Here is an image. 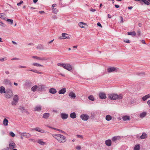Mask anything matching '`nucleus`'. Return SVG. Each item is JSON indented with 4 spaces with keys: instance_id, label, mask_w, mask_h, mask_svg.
<instances>
[{
    "instance_id": "393cba45",
    "label": "nucleus",
    "mask_w": 150,
    "mask_h": 150,
    "mask_svg": "<svg viewBox=\"0 0 150 150\" xmlns=\"http://www.w3.org/2000/svg\"><path fill=\"white\" fill-rule=\"evenodd\" d=\"M18 109L21 110V111L22 113H23L24 112H27V110L25 109V108L23 107H21Z\"/></svg>"
},
{
    "instance_id": "8fccbe9b",
    "label": "nucleus",
    "mask_w": 150,
    "mask_h": 150,
    "mask_svg": "<svg viewBox=\"0 0 150 150\" xmlns=\"http://www.w3.org/2000/svg\"><path fill=\"white\" fill-rule=\"evenodd\" d=\"M10 134L12 137H13L15 136L14 133L12 132H11L10 133Z\"/></svg>"
},
{
    "instance_id": "58836bf2",
    "label": "nucleus",
    "mask_w": 150,
    "mask_h": 150,
    "mask_svg": "<svg viewBox=\"0 0 150 150\" xmlns=\"http://www.w3.org/2000/svg\"><path fill=\"white\" fill-rule=\"evenodd\" d=\"M140 149L139 144L136 145L134 147V150H139Z\"/></svg>"
},
{
    "instance_id": "b1692460",
    "label": "nucleus",
    "mask_w": 150,
    "mask_h": 150,
    "mask_svg": "<svg viewBox=\"0 0 150 150\" xmlns=\"http://www.w3.org/2000/svg\"><path fill=\"white\" fill-rule=\"evenodd\" d=\"M34 110L35 111H40L41 110V106L40 105L36 106L34 108Z\"/></svg>"
},
{
    "instance_id": "49530a36",
    "label": "nucleus",
    "mask_w": 150,
    "mask_h": 150,
    "mask_svg": "<svg viewBox=\"0 0 150 150\" xmlns=\"http://www.w3.org/2000/svg\"><path fill=\"white\" fill-rule=\"evenodd\" d=\"M118 97L117 99H120L123 98V95L122 94H120L119 95H118Z\"/></svg>"
},
{
    "instance_id": "9d476101",
    "label": "nucleus",
    "mask_w": 150,
    "mask_h": 150,
    "mask_svg": "<svg viewBox=\"0 0 150 150\" xmlns=\"http://www.w3.org/2000/svg\"><path fill=\"white\" fill-rule=\"evenodd\" d=\"M107 71L108 73H110L113 71H116L117 69L114 67H110L107 69Z\"/></svg>"
},
{
    "instance_id": "3c124183",
    "label": "nucleus",
    "mask_w": 150,
    "mask_h": 150,
    "mask_svg": "<svg viewBox=\"0 0 150 150\" xmlns=\"http://www.w3.org/2000/svg\"><path fill=\"white\" fill-rule=\"evenodd\" d=\"M0 25L3 26L5 27L6 26V25L4 24L1 21H0Z\"/></svg>"
},
{
    "instance_id": "f704fd0d",
    "label": "nucleus",
    "mask_w": 150,
    "mask_h": 150,
    "mask_svg": "<svg viewBox=\"0 0 150 150\" xmlns=\"http://www.w3.org/2000/svg\"><path fill=\"white\" fill-rule=\"evenodd\" d=\"M37 88L38 86L35 85L31 88V91H33L35 92L36 91Z\"/></svg>"
},
{
    "instance_id": "79ce46f5",
    "label": "nucleus",
    "mask_w": 150,
    "mask_h": 150,
    "mask_svg": "<svg viewBox=\"0 0 150 150\" xmlns=\"http://www.w3.org/2000/svg\"><path fill=\"white\" fill-rule=\"evenodd\" d=\"M52 129H54V130H57V131H58L60 132H61L62 133H66L64 131L62 130H61V129H57V128H52Z\"/></svg>"
},
{
    "instance_id": "7c9ffc66",
    "label": "nucleus",
    "mask_w": 150,
    "mask_h": 150,
    "mask_svg": "<svg viewBox=\"0 0 150 150\" xmlns=\"http://www.w3.org/2000/svg\"><path fill=\"white\" fill-rule=\"evenodd\" d=\"M146 114V113L145 112H143L140 115V117L141 118H143L145 117Z\"/></svg>"
},
{
    "instance_id": "6e6d98bb",
    "label": "nucleus",
    "mask_w": 150,
    "mask_h": 150,
    "mask_svg": "<svg viewBox=\"0 0 150 150\" xmlns=\"http://www.w3.org/2000/svg\"><path fill=\"white\" fill-rule=\"evenodd\" d=\"M123 41L124 42L127 43H129L130 42V41L129 40H123Z\"/></svg>"
},
{
    "instance_id": "2f4dec72",
    "label": "nucleus",
    "mask_w": 150,
    "mask_h": 150,
    "mask_svg": "<svg viewBox=\"0 0 150 150\" xmlns=\"http://www.w3.org/2000/svg\"><path fill=\"white\" fill-rule=\"evenodd\" d=\"M130 119V117L129 116H125L122 117V119L123 120L125 121H126L127 120H129Z\"/></svg>"
},
{
    "instance_id": "473e14b6",
    "label": "nucleus",
    "mask_w": 150,
    "mask_h": 150,
    "mask_svg": "<svg viewBox=\"0 0 150 150\" xmlns=\"http://www.w3.org/2000/svg\"><path fill=\"white\" fill-rule=\"evenodd\" d=\"M112 117L109 115H106L105 117V119L106 120L108 121L112 119Z\"/></svg>"
},
{
    "instance_id": "4be33fe9",
    "label": "nucleus",
    "mask_w": 150,
    "mask_h": 150,
    "mask_svg": "<svg viewBox=\"0 0 150 150\" xmlns=\"http://www.w3.org/2000/svg\"><path fill=\"white\" fill-rule=\"evenodd\" d=\"M6 89L4 87L1 86L0 87V93H5L6 92Z\"/></svg>"
},
{
    "instance_id": "0e129e2a",
    "label": "nucleus",
    "mask_w": 150,
    "mask_h": 150,
    "mask_svg": "<svg viewBox=\"0 0 150 150\" xmlns=\"http://www.w3.org/2000/svg\"><path fill=\"white\" fill-rule=\"evenodd\" d=\"M142 42L144 44H146V42L144 40H142Z\"/></svg>"
},
{
    "instance_id": "c03bdc74",
    "label": "nucleus",
    "mask_w": 150,
    "mask_h": 150,
    "mask_svg": "<svg viewBox=\"0 0 150 150\" xmlns=\"http://www.w3.org/2000/svg\"><path fill=\"white\" fill-rule=\"evenodd\" d=\"M6 21L8 22H10L11 24H12L13 22V20L10 19H8Z\"/></svg>"
},
{
    "instance_id": "13d9d810",
    "label": "nucleus",
    "mask_w": 150,
    "mask_h": 150,
    "mask_svg": "<svg viewBox=\"0 0 150 150\" xmlns=\"http://www.w3.org/2000/svg\"><path fill=\"white\" fill-rule=\"evenodd\" d=\"M17 102H16L15 101H13L11 103V104L13 105H16V103Z\"/></svg>"
},
{
    "instance_id": "a211bd4d",
    "label": "nucleus",
    "mask_w": 150,
    "mask_h": 150,
    "mask_svg": "<svg viewBox=\"0 0 150 150\" xmlns=\"http://www.w3.org/2000/svg\"><path fill=\"white\" fill-rule=\"evenodd\" d=\"M66 89L65 88H63L60 90L58 92L59 94H64L66 92Z\"/></svg>"
},
{
    "instance_id": "de8ad7c7",
    "label": "nucleus",
    "mask_w": 150,
    "mask_h": 150,
    "mask_svg": "<svg viewBox=\"0 0 150 150\" xmlns=\"http://www.w3.org/2000/svg\"><path fill=\"white\" fill-rule=\"evenodd\" d=\"M52 10L53 12L55 14H57V13L58 11L56 8H53Z\"/></svg>"
},
{
    "instance_id": "4468645a",
    "label": "nucleus",
    "mask_w": 150,
    "mask_h": 150,
    "mask_svg": "<svg viewBox=\"0 0 150 150\" xmlns=\"http://www.w3.org/2000/svg\"><path fill=\"white\" fill-rule=\"evenodd\" d=\"M61 116L63 119L64 120L67 119L68 118V115L66 113H62L61 114Z\"/></svg>"
},
{
    "instance_id": "72a5a7b5",
    "label": "nucleus",
    "mask_w": 150,
    "mask_h": 150,
    "mask_svg": "<svg viewBox=\"0 0 150 150\" xmlns=\"http://www.w3.org/2000/svg\"><path fill=\"white\" fill-rule=\"evenodd\" d=\"M0 18L4 20H5L6 17L5 15L3 13H0Z\"/></svg>"
},
{
    "instance_id": "1a4fd4ad",
    "label": "nucleus",
    "mask_w": 150,
    "mask_h": 150,
    "mask_svg": "<svg viewBox=\"0 0 150 150\" xmlns=\"http://www.w3.org/2000/svg\"><path fill=\"white\" fill-rule=\"evenodd\" d=\"M81 118L84 121H87L89 119V117L86 114H83L80 115Z\"/></svg>"
},
{
    "instance_id": "5fc2aeb1",
    "label": "nucleus",
    "mask_w": 150,
    "mask_h": 150,
    "mask_svg": "<svg viewBox=\"0 0 150 150\" xmlns=\"http://www.w3.org/2000/svg\"><path fill=\"white\" fill-rule=\"evenodd\" d=\"M137 34L139 36H140L141 35V32L140 30H138L137 31Z\"/></svg>"
},
{
    "instance_id": "f257e3e1",
    "label": "nucleus",
    "mask_w": 150,
    "mask_h": 150,
    "mask_svg": "<svg viewBox=\"0 0 150 150\" xmlns=\"http://www.w3.org/2000/svg\"><path fill=\"white\" fill-rule=\"evenodd\" d=\"M57 137L55 138L60 143H64L66 141V137L63 135L57 134Z\"/></svg>"
},
{
    "instance_id": "a19ab883",
    "label": "nucleus",
    "mask_w": 150,
    "mask_h": 150,
    "mask_svg": "<svg viewBox=\"0 0 150 150\" xmlns=\"http://www.w3.org/2000/svg\"><path fill=\"white\" fill-rule=\"evenodd\" d=\"M33 65L34 66H35L36 67H43V65L40 64L38 63H33Z\"/></svg>"
},
{
    "instance_id": "603ef678",
    "label": "nucleus",
    "mask_w": 150,
    "mask_h": 150,
    "mask_svg": "<svg viewBox=\"0 0 150 150\" xmlns=\"http://www.w3.org/2000/svg\"><path fill=\"white\" fill-rule=\"evenodd\" d=\"M6 60V57H4L3 58H2L1 59H0V61H1L2 62H3L4 61Z\"/></svg>"
},
{
    "instance_id": "20e7f679",
    "label": "nucleus",
    "mask_w": 150,
    "mask_h": 150,
    "mask_svg": "<svg viewBox=\"0 0 150 150\" xmlns=\"http://www.w3.org/2000/svg\"><path fill=\"white\" fill-rule=\"evenodd\" d=\"M32 57L33 58L40 61H46L48 59L45 57H40L36 56H33Z\"/></svg>"
},
{
    "instance_id": "c9c22d12",
    "label": "nucleus",
    "mask_w": 150,
    "mask_h": 150,
    "mask_svg": "<svg viewBox=\"0 0 150 150\" xmlns=\"http://www.w3.org/2000/svg\"><path fill=\"white\" fill-rule=\"evenodd\" d=\"M37 48L40 50L44 49V47L41 44L38 45L36 47Z\"/></svg>"
},
{
    "instance_id": "9b49d317",
    "label": "nucleus",
    "mask_w": 150,
    "mask_h": 150,
    "mask_svg": "<svg viewBox=\"0 0 150 150\" xmlns=\"http://www.w3.org/2000/svg\"><path fill=\"white\" fill-rule=\"evenodd\" d=\"M99 97L101 99H105L106 98V94L103 92H100L99 93Z\"/></svg>"
},
{
    "instance_id": "f3484780",
    "label": "nucleus",
    "mask_w": 150,
    "mask_h": 150,
    "mask_svg": "<svg viewBox=\"0 0 150 150\" xmlns=\"http://www.w3.org/2000/svg\"><path fill=\"white\" fill-rule=\"evenodd\" d=\"M69 96L71 97V98L72 99H74L76 97L75 94L72 91H71L69 94Z\"/></svg>"
},
{
    "instance_id": "4c0bfd02",
    "label": "nucleus",
    "mask_w": 150,
    "mask_h": 150,
    "mask_svg": "<svg viewBox=\"0 0 150 150\" xmlns=\"http://www.w3.org/2000/svg\"><path fill=\"white\" fill-rule=\"evenodd\" d=\"M88 98L89 100L92 101H93L95 100L93 96L92 95H90L88 96Z\"/></svg>"
},
{
    "instance_id": "a18cd8bd",
    "label": "nucleus",
    "mask_w": 150,
    "mask_h": 150,
    "mask_svg": "<svg viewBox=\"0 0 150 150\" xmlns=\"http://www.w3.org/2000/svg\"><path fill=\"white\" fill-rule=\"evenodd\" d=\"M39 87L42 90H43L45 88V86L44 85H39Z\"/></svg>"
},
{
    "instance_id": "7ed1b4c3",
    "label": "nucleus",
    "mask_w": 150,
    "mask_h": 150,
    "mask_svg": "<svg viewBox=\"0 0 150 150\" xmlns=\"http://www.w3.org/2000/svg\"><path fill=\"white\" fill-rule=\"evenodd\" d=\"M62 36H60L59 38L61 39H69L70 38V35L67 33H63L62 34Z\"/></svg>"
},
{
    "instance_id": "338daca9",
    "label": "nucleus",
    "mask_w": 150,
    "mask_h": 150,
    "mask_svg": "<svg viewBox=\"0 0 150 150\" xmlns=\"http://www.w3.org/2000/svg\"><path fill=\"white\" fill-rule=\"evenodd\" d=\"M38 91H42L41 88L39 87V86H38V88H37Z\"/></svg>"
},
{
    "instance_id": "f8f14e48",
    "label": "nucleus",
    "mask_w": 150,
    "mask_h": 150,
    "mask_svg": "<svg viewBox=\"0 0 150 150\" xmlns=\"http://www.w3.org/2000/svg\"><path fill=\"white\" fill-rule=\"evenodd\" d=\"M3 83L5 85H10V86L11 85V83L10 81L8 79H4Z\"/></svg>"
},
{
    "instance_id": "69168bd1",
    "label": "nucleus",
    "mask_w": 150,
    "mask_h": 150,
    "mask_svg": "<svg viewBox=\"0 0 150 150\" xmlns=\"http://www.w3.org/2000/svg\"><path fill=\"white\" fill-rule=\"evenodd\" d=\"M90 11L92 12H94L96 11V10L95 9L91 8L90 10Z\"/></svg>"
},
{
    "instance_id": "2eb2a0df",
    "label": "nucleus",
    "mask_w": 150,
    "mask_h": 150,
    "mask_svg": "<svg viewBox=\"0 0 150 150\" xmlns=\"http://www.w3.org/2000/svg\"><path fill=\"white\" fill-rule=\"evenodd\" d=\"M120 136H115L113 137L112 139V140L113 142H116V141L117 140H119L120 139Z\"/></svg>"
},
{
    "instance_id": "ea45409f",
    "label": "nucleus",
    "mask_w": 150,
    "mask_h": 150,
    "mask_svg": "<svg viewBox=\"0 0 150 150\" xmlns=\"http://www.w3.org/2000/svg\"><path fill=\"white\" fill-rule=\"evenodd\" d=\"M38 142L40 144L42 145H44L45 144V142L42 141L41 139H38Z\"/></svg>"
},
{
    "instance_id": "bb28decb",
    "label": "nucleus",
    "mask_w": 150,
    "mask_h": 150,
    "mask_svg": "<svg viewBox=\"0 0 150 150\" xmlns=\"http://www.w3.org/2000/svg\"><path fill=\"white\" fill-rule=\"evenodd\" d=\"M79 26L81 28H86L85 25H86V24L85 23L83 22H80L79 23Z\"/></svg>"
},
{
    "instance_id": "09e8293b",
    "label": "nucleus",
    "mask_w": 150,
    "mask_h": 150,
    "mask_svg": "<svg viewBox=\"0 0 150 150\" xmlns=\"http://www.w3.org/2000/svg\"><path fill=\"white\" fill-rule=\"evenodd\" d=\"M27 70L28 71H33V72L35 73H38V71L36 70L28 69V70Z\"/></svg>"
},
{
    "instance_id": "5701e85b",
    "label": "nucleus",
    "mask_w": 150,
    "mask_h": 150,
    "mask_svg": "<svg viewBox=\"0 0 150 150\" xmlns=\"http://www.w3.org/2000/svg\"><path fill=\"white\" fill-rule=\"evenodd\" d=\"M150 97V94H148L143 96L142 98V99L143 101H145L148 98H149Z\"/></svg>"
},
{
    "instance_id": "bf43d9fd",
    "label": "nucleus",
    "mask_w": 150,
    "mask_h": 150,
    "mask_svg": "<svg viewBox=\"0 0 150 150\" xmlns=\"http://www.w3.org/2000/svg\"><path fill=\"white\" fill-rule=\"evenodd\" d=\"M81 149V147L79 146H77L76 147V149H78V150H80Z\"/></svg>"
},
{
    "instance_id": "e2e57ef3",
    "label": "nucleus",
    "mask_w": 150,
    "mask_h": 150,
    "mask_svg": "<svg viewBox=\"0 0 150 150\" xmlns=\"http://www.w3.org/2000/svg\"><path fill=\"white\" fill-rule=\"evenodd\" d=\"M18 59H20L18 58H17L16 57H15V58H13L11 60H18Z\"/></svg>"
},
{
    "instance_id": "ddd939ff",
    "label": "nucleus",
    "mask_w": 150,
    "mask_h": 150,
    "mask_svg": "<svg viewBox=\"0 0 150 150\" xmlns=\"http://www.w3.org/2000/svg\"><path fill=\"white\" fill-rule=\"evenodd\" d=\"M21 135L25 137L29 138L31 137V135L28 133H23L21 134Z\"/></svg>"
},
{
    "instance_id": "0eeeda50",
    "label": "nucleus",
    "mask_w": 150,
    "mask_h": 150,
    "mask_svg": "<svg viewBox=\"0 0 150 150\" xmlns=\"http://www.w3.org/2000/svg\"><path fill=\"white\" fill-rule=\"evenodd\" d=\"M32 130H33L39 132H41L42 133H48V132L41 129L39 127L35 128L33 129H32Z\"/></svg>"
},
{
    "instance_id": "dca6fc26",
    "label": "nucleus",
    "mask_w": 150,
    "mask_h": 150,
    "mask_svg": "<svg viewBox=\"0 0 150 150\" xmlns=\"http://www.w3.org/2000/svg\"><path fill=\"white\" fill-rule=\"evenodd\" d=\"M139 1V2L141 3V4H143L142 3V2H143L144 4L147 5H149L150 4L149 2L147 0H140V1Z\"/></svg>"
},
{
    "instance_id": "cd10ccee",
    "label": "nucleus",
    "mask_w": 150,
    "mask_h": 150,
    "mask_svg": "<svg viewBox=\"0 0 150 150\" xmlns=\"http://www.w3.org/2000/svg\"><path fill=\"white\" fill-rule=\"evenodd\" d=\"M147 134L145 133H143L141 136H140L141 139H144L147 137Z\"/></svg>"
},
{
    "instance_id": "774afa93",
    "label": "nucleus",
    "mask_w": 150,
    "mask_h": 150,
    "mask_svg": "<svg viewBox=\"0 0 150 150\" xmlns=\"http://www.w3.org/2000/svg\"><path fill=\"white\" fill-rule=\"evenodd\" d=\"M147 103L149 105V107H150V100L147 101Z\"/></svg>"
},
{
    "instance_id": "aec40b11",
    "label": "nucleus",
    "mask_w": 150,
    "mask_h": 150,
    "mask_svg": "<svg viewBox=\"0 0 150 150\" xmlns=\"http://www.w3.org/2000/svg\"><path fill=\"white\" fill-rule=\"evenodd\" d=\"M50 115L49 113H46L43 114L42 116V118L44 119H47L49 117Z\"/></svg>"
},
{
    "instance_id": "864d4df0",
    "label": "nucleus",
    "mask_w": 150,
    "mask_h": 150,
    "mask_svg": "<svg viewBox=\"0 0 150 150\" xmlns=\"http://www.w3.org/2000/svg\"><path fill=\"white\" fill-rule=\"evenodd\" d=\"M77 137L78 138H80L81 139H83V135H77Z\"/></svg>"
},
{
    "instance_id": "6e6552de",
    "label": "nucleus",
    "mask_w": 150,
    "mask_h": 150,
    "mask_svg": "<svg viewBox=\"0 0 150 150\" xmlns=\"http://www.w3.org/2000/svg\"><path fill=\"white\" fill-rule=\"evenodd\" d=\"M63 68L69 71H70L72 69L71 66L69 64H65Z\"/></svg>"
},
{
    "instance_id": "4d7b16f0",
    "label": "nucleus",
    "mask_w": 150,
    "mask_h": 150,
    "mask_svg": "<svg viewBox=\"0 0 150 150\" xmlns=\"http://www.w3.org/2000/svg\"><path fill=\"white\" fill-rule=\"evenodd\" d=\"M23 2L22 1H20V2L19 3H17V5L18 6H20V5L21 4H23Z\"/></svg>"
},
{
    "instance_id": "6ab92c4d",
    "label": "nucleus",
    "mask_w": 150,
    "mask_h": 150,
    "mask_svg": "<svg viewBox=\"0 0 150 150\" xmlns=\"http://www.w3.org/2000/svg\"><path fill=\"white\" fill-rule=\"evenodd\" d=\"M49 92L52 94H54L57 92V91L56 89L52 88H51L50 89Z\"/></svg>"
},
{
    "instance_id": "052dcab7",
    "label": "nucleus",
    "mask_w": 150,
    "mask_h": 150,
    "mask_svg": "<svg viewBox=\"0 0 150 150\" xmlns=\"http://www.w3.org/2000/svg\"><path fill=\"white\" fill-rule=\"evenodd\" d=\"M97 25L98 26L102 28V26L100 23L99 22H98L97 23Z\"/></svg>"
},
{
    "instance_id": "423d86ee",
    "label": "nucleus",
    "mask_w": 150,
    "mask_h": 150,
    "mask_svg": "<svg viewBox=\"0 0 150 150\" xmlns=\"http://www.w3.org/2000/svg\"><path fill=\"white\" fill-rule=\"evenodd\" d=\"M17 147L16 144L13 142H10L9 144V147H7L8 148V150L12 149L14 148H16Z\"/></svg>"
},
{
    "instance_id": "412c9836",
    "label": "nucleus",
    "mask_w": 150,
    "mask_h": 150,
    "mask_svg": "<svg viewBox=\"0 0 150 150\" xmlns=\"http://www.w3.org/2000/svg\"><path fill=\"white\" fill-rule=\"evenodd\" d=\"M105 143L108 146H110L111 145V141L110 139L106 140L105 141Z\"/></svg>"
},
{
    "instance_id": "a878e982",
    "label": "nucleus",
    "mask_w": 150,
    "mask_h": 150,
    "mask_svg": "<svg viewBox=\"0 0 150 150\" xmlns=\"http://www.w3.org/2000/svg\"><path fill=\"white\" fill-rule=\"evenodd\" d=\"M70 115V117L72 119L75 118L76 117V114L75 112H71Z\"/></svg>"
},
{
    "instance_id": "39448f33",
    "label": "nucleus",
    "mask_w": 150,
    "mask_h": 150,
    "mask_svg": "<svg viewBox=\"0 0 150 150\" xmlns=\"http://www.w3.org/2000/svg\"><path fill=\"white\" fill-rule=\"evenodd\" d=\"M118 97V95L117 94L113 93L110 94L108 97L111 100L117 99Z\"/></svg>"
},
{
    "instance_id": "680f3d73",
    "label": "nucleus",
    "mask_w": 150,
    "mask_h": 150,
    "mask_svg": "<svg viewBox=\"0 0 150 150\" xmlns=\"http://www.w3.org/2000/svg\"><path fill=\"white\" fill-rule=\"evenodd\" d=\"M57 134H52V137H54L55 139V138H56L57 137Z\"/></svg>"
},
{
    "instance_id": "37998d69",
    "label": "nucleus",
    "mask_w": 150,
    "mask_h": 150,
    "mask_svg": "<svg viewBox=\"0 0 150 150\" xmlns=\"http://www.w3.org/2000/svg\"><path fill=\"white\" fill-rule=\"evenodd\" d=\"M65 64L62 63H59L57 64V65L59 66L62 67H63Z\"/></svg>"
},
{
    "instance_id": "f03ea898",
    "label": "nucleus",
    "mask_w": 150,
    "mask_h": 150,
    "mask_svg": "<svg viewBox=\"0 0 150 150\" xmlns=\"http://www.w3.org/2000/svg\"><path fill=\"white\" fill-rule=\"evenodd\" d=\"M12 91L10 89H7L5 94V97L7 98H9L13 96Z\"/></svg>"
},
{
    "instance_id": "e433bc0d",
    "label": "nucleus",
    "mask_w": 150,
    "mask_h": 150,
    "mask_svg": "<svg viewBox=\"0 0 150 150\" xmlns=\"http://www.w3.org/2000/svg\"><path fill=\"white\" fill-rule=\"evenodd\" d=\"M13 100L16 102H17L18 100V97L17 95H15L13 98Z\"/></svg>"
},
{
    "instance_id": "c756f323",
    "label": "nucleus",
    "mask_w": 150,
    "mask_h": 150,
    "mask_svg": "<svg viewBox=\"0 0 150 150\" xmlns=\"http://www.w3.org/2000/svg\"><path fill=\"white\" fill-rule=\"evenodd\" d=\"M127 34L131 35L132 36H135L136 35V33L134 31H133L132 32H128Z\"/></svg>"
},
{
    "instance_id": "c85d7f7f",
    "label": "nucleus",
    "mask_w": 150,
    "mask_h": 150,
    "mask_svg": "<svg viewBox=\"0 0 150 150\" xmlns=\"http://www.w3.org/2000/svg\"><path fill=\"white\" fill-rule=\"evenodd\" d=\"M8 120L6 118H4V119L3 122V124L5 126H7L8 125Z\"/></svg>"
}]
</instances>
